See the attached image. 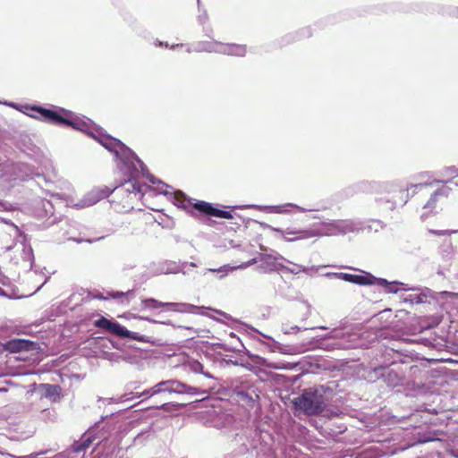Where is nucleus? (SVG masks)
Instances as JSON below:
<instances>
[{"label":"nucleus","instance_id":"obj_36","mask_svg":"<svg viewBox=\"0 0 458 458\" xmlns=\"http://www.w3.org/2000/svg\"><path fill=\"white\" fill-rule=\"evenodd\" d=\"M425 185H426V184H424V183H419V184L414 185V187H420V188H421V187H423V186H425Z\"/></svg>","mask_w":458,"mask_h":458},{"label":"nucleus","instance_id":"obj_4","mask_svg":"<svg viewBox=\"0 0 458 458\" xmlns=\"http://www.w3.org/2000/svg\"><path fill=\"white\" fill-rule=\"evenodd\" d=\"M175 393V394H207L208 392L205 390H200L197 387H193L188 386L179 380L176 379H169L161 381L152 386L153 394H161V393Z\"/></svg>","mask_w":458,"mask_h":458},{"label":"nucleus","instance_id":"obj_29","mask_svg":"<svg viewBox=\"0 0 458 458\" xmlns=\"http://www.w3.org/2000/svg\"><path fill=\"white\" fill-rule=\"evenodd\" d=\"M431 233L437 234V235H445L447 234V232L446 231H430Z\"/></svg>","mask_w":458,"mask_h":458},{"label":"nucleus","instance_id":"obj_17","mask_svg":"<svg viewBox=\"0 0 458 458\" xmlns=\"http://www.w3.org/2000/svg\"><path fill=\"white\" fill-rule=\"evenodd\" d=\"M376 283L378 285L386 287V292L391 293H397L400 291V288L398 287V285H403V283L396 282V281L389 283L386 279H382V278H379V279L377 278Z\"/></svg>","mask_w":458,"mask_h":458},{"label":"nucleus","instance_id":"obj_34","mask_svg":"<svg viewBox=\"0 0 458 458\" xmlns=\"http://www.w3.org/2000/svg\"><path fill=\"white\" fill-rule=\"evenodd\" d=\"M391 200H392L394 204H398V201H397V199H396V196H395V194H394V195H393V196L391 197Z\"/></svg>","mask_w":458,"mask_h":458},{"label":"nucleus","instance_id":"obj_9","mask_svg":"<svg viewBox=\"0 0 458 458\" xmlns=\"http://www.w3.org/2000/svg\"><path fill=\"white\" fill-rule=\"evenodd\" d=\"M268 228L274 232L279 233L286 241H296L301 239H308L316 236L318 233L313 230H301V231H292V230H282L268 225Z\"/></svg>","mask_w":458,"mask_h":458},{"label":"nucleus","instance_id":"obj_16","mask_svg":"<svg viewBox=\"0 0 458 458\" xmlns=\"http://www.w3.org/2000/svg\"><path fill=\"white\" fill-rule=\"evenodd\" d=\"M290 208H294L301 212L307 211V209L302 208H301L297 205L292 204V203H287V204L279 205V206H271V207H268L267 208L270 209V211L274 212V213L285 214V213L290 212V209H289Z\"/></svg>","mask_w":458,"mask_h":458},{"label":"nucleus","instance_id":"obj_8","mask_svg":"<svg viewBox=\"0 0 458 458\" xmlns=\"http://www.w3.org/2000/svg\"><path fill=\"white\" fill-rule=\"evenodd\" d=\"M204 49L208 52L213 51L220 54L236 56H242L246 53V47L243 45H230L217 42L208 44V46Z\"/></svg>","mask_w":458,"mask_h":458},{"label":"nucleus","instance_id":"obj_21","mask_svg":"<svg viewBox=\"0 0 458 458\" xmlns=\"http://www.w3.org/2000/svg\"><path fill=\"white\" fill-rule=\"evenodd\" d=\"M188 367L190 369V370L191 372H194V373H202L204 374L207 377H211V375L208 374V373H205L203 372V366L200 362H199L198 360H191V361H189L188 363Z\"/></svg>","mask_w":458,"mask_h":458},{"label":"nucleus","instance_id":"obj_14","mask_svg":"<svg viewBox=\"0 0 458 458\" xmlns=\"http://www.w3.org/2000/svg\"><path fill=\"white\" fill-rule=\"evenodd\" d=\"M34 343L29 342L27 340H12L8 342V348L13 352H20L22 350H30V346L33 345Z\"/></svg>","mask_w":458,"mask_h":458},{"label":"nucleus","instance_id":"obj_18","mask_svg":"<svg viewBox=\"0 0 458 458\" xmlns=\"http://www.w3.org/2000/svg\"><path fill=\"white\" fill-rule=\"evenodd\" d=\"M146 177L151 184L156 185V186H154V189L158 193H163L165 195L169 194V191H167V189H169L170 186H168L167 184H165L160 181H156L152 175L147 174Z\"/></svg>","mask_w":458,"mask_h":458},{"label":"nucleus","instance_id":"obj_24","mask_svg":"<svg viewBox=\"0 0 458 458\" xmlns=\"http://www.w3.org/2000/svg\"><path fill=\"white\" fill-rule=\"evenodd\" d=\"M174 204L181 206L182 208L186 207L184 204L186 198L182 192H181V191L175 192L174 195Z\"/></svg>","mask_w":458,"mask_h":458},{"label":"nucleus","instance_id":"obj_15","mask_svg":"<svg viewBox=\"0 0 458 458\" xmlns=\"http://www.w3.org/2000/svg\"><path fill=\"white\" fill-rule=\"evenodd\" d=\"M0 283L6 287V289H3L0 287V295L5 296L8 298H16L17 294L14 291V289L11 286L10 280L4 276H2L0 279Z\"/></svg>","mask_w":458,"mask_h":458},{"label":"nucleus","instance_id":"obj_32","mask_svg":"<svg viewBox=\"0 0 458 458\" xmlns=\"http://www.w3.org/2000/svg\"><path fill=\"white\" fill-rule=\"evenodd\" d=\"M448 170L451 172L452 174H457L458 172L455 168L454 167H449Z\"/></svg>","mask_w":458,"mask_h":458},{"label":"nucleus","instance_id":"obj_26","mask_svg":"<svg viewBox=\"0 0 458 458\" xmlns=\"http://www.w3.org/2000/svg\"><path fill=\"white\" fill-rule=\"evenodd\" d=\"M41 454V453L32 454L27 456H19L16 457L13 454H7V458H38V456Z\"/></svg>","mask_w":458,"mask_h":458},{"label":"nucleus","instance_id":"obj_10","mask_svg":"<svg viewBox=\"0 0 458 458\" xmlns=\"http://www.w3.org/2000/svg\"><path fill=\"white\" fill-rule=\"evenodd\" d=\"M193 207L195 208V209L210 216L226 219H231L233 217L230 212L217 209L212 207L209 203L205 201H196Z\"/></svg>","mask_w":458,"mask_h":458},{"label":"nucleus","instance_id":"obj_35","mask_svg":"<svg viewBox=\"0 0 458 458\" xmlns=\"http://www.w3.org/2000/svg\"><path fill=\"white\" fill-rule=\"evenodd\" d=\"M167 405H168V403H164L159 408L163 409V410H166Z\"/></svg>","mask_w":458,"mask_h":458},{"label":"nucleus","instance_id":"obj_22","mask_svg":"<svg viewBox=\"0 0 458 458\" xmlns=\"http://www.w3.org/2000/svg\"><path fill=\"white\" fill-rule=\"evenodd\" d=\"M285 262L289 263L291 265V267H286L284 265V267H283V270L287 271L293 275H298L300 273H303L304 266H301L299 264H294L289 260H286Z\"/></svg>","mask_w":458,"mask_h":458},{"label":"nucleus","instance_id":"obj_42","mask_svg":"<svg viewBox=\"0 0 458 458\" xmlns=\"http://www.w3.org/2000/svg\"><path fill=\"white\" fill-rule=\"evenodd\" d=\"M320 329H327L326 327H319Z\"/></svg>","mask_w":458,"mask_h":458},{"label":"nucleus","instance_id":"obj_41","mask_svg":"<svg viewBox=\"0 0 458 458\" xmlns=\"http://www.w3.org/2000/svg\"><path fill=\"white\" fill-rule=\"evenodd\" d=\"M401 202L406 203V200L402 199L401 201H399V203H401Z\"/></svg>","mask_w":458,"mask_h":458},{"label":"nucleus","instance_id":"obj_20","mask_svg":"<svg viewBox=\"0 0 458 458\" xmlns=\"http://www.w3.org/2000/svg\"><path fill=\"white\" fill-rule=\"evenodd\" d=\"M156 394H153L152 393V387L150 389H148V390H145L144 392L140 393V394H133L132 393H130V394H123L120 396L119 398V402H126V401H129V400H131L132 398L134 397H145V398H148L150 396H153L155 395Z\"/></svg>","mask_w":458,"mask_h":458},{"label":"nucleus","instance_id":"obj_28","mask_svg":"<svg viewBox=\"0 0 458 458\" xmlns=\"http://www.w3.org/2000/svg\"><path fill=\"white\" fill-rule=\"evenodd\" d=\"M47 394H54L55 392L57 391V388H58L55 386H50V385H47Z\"/></svg>","mask_w":458,"mask_h":458},{"label":"nucleus","instance_id":"obj_5","mask_svg":"<svg viewBox=\"0 0 458 458\" xmlns=\"http://www.w3.org/2000/svg\"><path fill=\"white\" fill-rule=\"evenodd\" d=\"M95 326L97 327L105 329L107 332H110L117 336H120V337H124V338H129V339H133V340H140V338L137 336L136 333L131 332V331L127 330L124 327L118 324L117 322L111 321L104 317L96 320Z\"/></svg>","mask_w":458,"mask_h":458},{"label":"nucleus","instance_id":"obj_31","mask_svg":"<svg viewBox=\"0 0 458 458\" xmlns=\"http://www.w3.org/2000/svg\"><path fill=\"white\" fill-rule=\"evenodd\" d=\"M403 290H405V291H418L419 288L412 286V287H405V288H403Z\"/></svg>","mask_w":458,"mask_h":458},{"label":"nucleus","instance_id":"obj_2","mask_svg":"<svg viewBox=\"0 0 458 458\" xmlns=\"http://www.w3.org/2000/svg\"><path fill=\"white\" fill-rule=\"evenodd\" d=\"M296 413H303L308 416L320 414L327 405L324 394L316 388H309L293 400Z\"/></svg>","mask_w":458,"mask_h":458},{"label":"nucleus","instance_id":"obj_11","mask_svg":"<svg viewBox=\"0 0 458 458\" xmlns=\"http://www.w3.org/2000/svg\"><path fill=\"white\" fill-rule=\"evenodd\" d=\"M328 234L346 233L357 229V225L352 220H340L330 224Z\"/></svg>","mask_w":458,"mask_h":458},{"label":"nucleus","instance_id":"obj_40","mask_svg":"<svg viewBox=\"0 0 458 458\" xmlns=\"http://www.w3.org/2000/svg\"><path fill=\"white\" fill-rule=\"evenodd\" d=\"M395 192L398 193V194H403L402 191H396Z\"/></svg>","mask_w":458,"mask_h":458},{"label":"nucleus","instance_id":"obj_37","mask_svg":"<svg viewBox=\"0 0 458 458\" xmlns=\"http://www.w3.org/2000/svg\"><path fill=\"white\" fill-rule=\"evenodd\" d=\"M293 331H299L300 330V327H292L291 328Z\"/></svg>","mask_w":458,"mask_h":458},{"label":"nucleus","instance_id":"obj_25","mask_svg":"<svg viewBox=\"0 0 458 458\" xmlns=\"http://www.w3.org/2000/svg\"><path fill=\"white\" fill-rule=\"evenodd\" d=\"M326 266H320V267H316V266H312V267H304V270H303V273H305L306 275L308 276H314L315 274H317L318 272V270L321 268V267H325Z\"/></svg>","mask_w":458,"mask_h":458},{"label":"nucleus","instance_id":"obj_38","mask_svg":"<svg viewBox=\"0 0 458 458\" xmlns=\"http://www.w3.org/2000/svg\"><path fill=\"white\" fill-rule=\"evenodd\" d=\"M145 319H146V320H148V321H149V322H152V323H157V321H156V320H154V319H150V318H145Z\"/></svg>","mask_w":458,"mask_h":458},{"label":"nucleus","instance_id":"obj_1","mask_svg":"<svg viewBox=\"0 0 458 458\" xmlns=\"http://www.w3.org/2000/svg\"><path fill=\"white\" fill-rule=\"evenodd\" d=\"M44 119L59 124L72 126V128L84 131L96 139L104 148L114 153L115 157L122 161L120 169L129 175L122 190L128 192V198H140L145 192V186L138 182L140 174L145 176V165L138 157L123 142L103 132L102 129L96 126L89 119L72 114L64 109L58 111L36 108Z\"/></svg>","mask_w":458,"mask_h":458},{"label":"nucleus","instance_id":"obj_3","mask_svg":"<svg viewBox=\"0 0 458 458\" xmlns=\"http://www.w3.org/2000/svg\"><path fill=\"white\" fill-rule=\"evenodd\" d=\"M259 261L260 262V267L265 272H273V271L282 270L283 267H284V264L283 262L286 261V259L282 255L276 253V254H263L259 258ZM257 262H258L257 259H252L251 260H250L246 263H242L239 266L230 267L229 265H225L217 269L208 268V269H207V271L218 273L219 278H223L229 272H232L236 269L246 268Z\"/></svg>","mask_w":458,"mask_h":458},{"label":"nucleus","instance_id":"obj_39","mask_svg":"<svg viewBox=\"0 0 458 458\" xmlns=\"http://www.w3.org/2000/svg\"><path fill=\"white\" fill-rule=\"evenodd\" d=\"M377 188H384V190H386L387 186H377Z\"/></svg>","mask_w":458,"mask_h":458},{"label":"nucleus","instance_id":"obj_33","mask_svg":"<svg viewBox=\"0 0 458 458\" xmlns=\"http://www.w3.org/2000/svg\"><path fill=\"white\" fill-rule=\"evenodd\" d=\"M68 457L64 453L57 454L55 458H66Z\"/></svg>","mask_w":458,"mask_h":458},{"label":"nucleus","instance_id":"obj_30","mask_svg":"<svg viewBox=\"0 0 458 458\" xmlns=\"http://www.w3.org/2000/svg\"><path fill=\"white\" fill-rule=\"evenodd\" d=\"M124 293H120V292H116L112 294L113 298H118V297H121V296H123Z\"/></svg>","mask_w":458,"mask_h":458},{"label":"nucleus","instance_id":"obj_23","mask_svg":"<svg viewBox=\"0 0 458 458\" xmlns=\"http://www.w3.org/2000/svg\"><path fill=\"white\" fill-rule=\"evenodd\" d=\"M90 444H91V440L89 437L80 444H74L72 445V451L73 453H80V452L85 451L90 445Z\"/></svg>","mask_w":458,"mask_h":458},{"label":"nucleus","instance_id":"obj_6","mask_svg":"<svg viewBox=\"0 0 458 458\" xmlns=\"http://www.w3.org/2000/svg\"><path fill=\"white\" fill-rule=\"evenodd\" d=\"M110 192L111 191L107 187L96 188L88 192L80 202L72 205L77 208L90 207L99 200L106 198Z\"/></svg>","mask_w":458,"mask_h":458},{"label":"nucleus","instance_id":"obj_7","mask_svg":"<svg viewBox=\"0 0 458 458\" xmlns=\"http://www.w3.org/2000/svg\"><path fill=\"white\" fill-rule=\"evenodd\" d=\"M326 276L342 279L346 282L368 285L376 284L377 278L370 274L352 275L347 273H327Z\"/></svg>","mask_w":458,"mask_h":458},{"label":"nucleus","instance_id":"obj_27","mask_svg":"<svg viewBox=\"0 0 458 458\" xmlns=\"http://www.w3.org/2000/svg\"><path fill=\"white\" fill-rule=\"evenodd\" d=\"M439 194L438 191H436L430 198L429 201L425 205L424 208H428V207H431L432 204L436 201V198L437 196Z\"/></svg>","mask_w":458,"mask_h":458},{"label":"nucleus","instance_id":"obj_12","mask_svg":"<svg viewBox=\"0 0 458 458\" xmlns=\"http://www.w3.org/2000/svg\"><path fill=\"white\" fill-rule=\"evenodd\" d=\"M163 304L162 308H166L167 310L178 313H190L195 309H199L197 306L185 302H163Z\"/></svg>","mask_w":458,"mask_h":458},{"label":"nucleus","instance_id":"obj_19","mask_svg":"<svg viewBox=\"0 0 458 458\" xmlns=\"http://www.w3.org/2000/svg\"><path fill=\"white\" fill-rule=\"evenodd\" d=\"M164 306L162 301H159L156 299H143L141 301V309L142 310H156L162 308Z\"/></svg>","mask_w":458,"mask_h":458},{"label":"nucleus","instance_id":"obj_13","mask_svg":"<svg viewBox=\"0 0 458 458\" xmlns=\"http://www.w3.org/2000/svg\"><path fill=\"white\" fill-rule=\"evenodd\" d=\"M54 214V207L50 200L41 199L38 203V208L36 209V215L44 218L47 216H51Z\"/></svg>","mask_w":458,"mask_h":458}]
</instances>
